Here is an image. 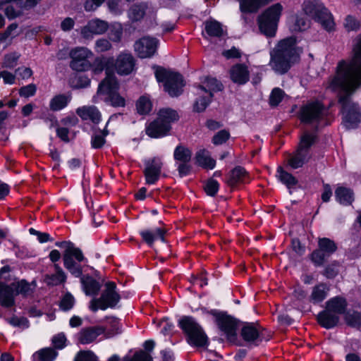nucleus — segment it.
I'll list each match as a JSON object with an SVG mask.
<instances>
[{
    "label": "nucleus",
    "instance_id": "f257e3e1",
    "mask_svg": "<svg viewBox=\"0 0 361 361\" xmlns=\"http://www.w3.org/2000/svg\"><path fill=\"white\" fill-rule=\"evenodd\" d=\"M361 86V35L353 44L351 58L340 61L335 74L330 77L326 88L340 95L338 103L341 106L343 123L346 128L357 127L360 121L361 112L358 105L354 103L350 95Z\"/></svg>",
    "mask_w": 361,
    "mask_h": 361
},
{
    "label": "nucleus",
    "instance_id": "f03ea898",
    "mask_svg": "<svg viewBox=\"0 0 361 361\" xmlns=\"http://www.w3.org/2000/svg\"><path fill=\"white\" fill-rule=\"evenodd\" d=\"M300 53L295 38L283 39L271 50L269 66L275 73L283 75L299 60Z\"/></svg>",
    "mask_w": 361,
    "mask_h": 361
},
{
    "label": "nucleus",
    "instance_id": "7ed1b4c3",
    "mask_svg": "<svg viewBox=\"0 0 361 361\" xmlns=\"http://www.w3.org/2000/svg\"><path fill=\"white\" fill-rule=\"evenodd\" d=\"M155 76L157 81L163 84L164 91L170 97H176L183 93L185 82L179 73L158 67L155 71Z\"/></svg>",
    "mask_w": 361,
    "mask_h": 361
},
{
    "label": "nucleus",
    "instance_id": "20e7f679",
    "mask_svg": "<svg viewBox=\"0 0 361 361\" xmlns=\"http://www.w3.org/2000/svg\"><path fill=\"white\" fill-rule=\"evenodd\" d=\"M302 9L304 13L319 23L326 30H331L334 26L332 15L319 0H305Z\"/></svg>",
    "mask_w": 361,
    "mask_h": 361
},
{
    "label": "nucleus",
    "instance_id": "39448f33",
    "mask_svg": "<svg viewBox=\"0 0 361 361\" xmlns=\"http://www.w3.org/2000/svg\"><path fill=\"white\" fill-rule=\"evenodd\" d=\"M56 245L65 248L63 255L65 268L76 277L80 276L82 269L79 263L85 260L81 250L75 247L71 242L56 243Z\"/></svg>",
    "mask_w": 361,
    "mask_h": 361
},
{
    "label": "nucleus",
    "instance_id": "423d86ee",
    "mask_svg": "<svg viewBox=\"0 0 361 361\" xmlns=\"http://www.w3.org/2000/svg\"><path fill=\"white\" fill-rule=\"evenodd\" d=\"M282 11V5L276 3L267 8L258 17L259 30L266 36H274Z\"/></svg>",
    "mask_w": 361,
    "mask_h": 361
},
{
    "label": "nucleus",
    "instance_id": "0eeeda50",
    "mask_svg": "<svg viewBox=\"0 0 361 361\" xmlns=\"http://www.w3.org/2000/svg\"><path fill=\"white\" fill-rule=\"evenodd\" d=\"M179 325L188 336L189 344L196 347H207L208 338L202 328L191 317H184Z\"/></svg>",
    "mask_w": 361,
    "mask_h": 361
},
{
    "label": "nucleus",
    "instance_id": "6e6552de",
    "mask_svg": "<svg viewBox=\"0 0 361 361\" xmlns=\"http://www.w3.org/2000/svg\"><path fill=\"white\" fill-rule=\"evenodd\" d=\"M119 85L115 75H108L99 85L97 95H106V101L113 106H125L126 100L118 93Z\"/></svg>",
    "mask_w": 361,
    "mask_h": 361
},
{
    "label": "nucleus",
    "instance_id": "1a4fd4ad",
    "mask_svg": "<svg viewBox=\"0 0 361 361\" xmlns=\"http://www.w3.org/2000/svg\"><path fill=\"white\" fill-rule=\"evenodd\" d=\"M329 109L319 101H311L303 105L300 110L302 122L308 124H318L328 114Z\"/></svg>",
    "mask_w": 361,
    "mask_h": 361
},
{
    "label": "nucleus",
    "instance_id": "9d476101",
    "mask_svg": "<svg viewBox=\"0 0 361 361\" xmlns=\"http://www.w3.org/2000/svg\"><path fill=\"white\" fill-rule=\"evenodd\" d=\"M315 138L314 135L307 132L301 136L295 154L288 160V164L293 169L302 167L310 159V149L315 142Z\"/></svg>",
    "mask_w": 361,
    "mask_h": 361
},
{
    "label": "nucleus",
    "instance_id": "9b49d317",
    "mask_svg": "<svg viewBox=\"0 0 361 361\" xmlns=\"http://www.w3.org/2000/svg\"><path fill=\"white\" fill-rule=\"evenodd\" d=\"M92 52L86 47H76L70 51L71 58V67L76 71H85L90 68L91 64L88 59L92 57Z\"/></svg>",
    "mask_w": 361,
    "mask_h": 361
},
{
    "label": "nucleus",
    "instance_id": "f8f14e48",
    "mask_svg": "<svg viewBox=\"0 0 361 361\" xmlns=\"http://www.w3.org/2000/svg\"><path fill=\"white\" fill-rule=\"evenodd\" d=\"M210 314L215 317V322L219 328L224 331L228 340L233 341L236 336V321L229 315L223 312L212 310Z\"/></svg>",
    "mask_w": 361,
    "mask_h": 361
},
{
    "label": "nucleus",
    "instance_id": "ddd939ff",
    "mask_svg": "<svg viewBox=\"0 0 361 361\" xmlns=\"http://www.w3.org/2000/svg\"><path fill=\"white\" fill-rule=\"evenodd\" d=\"M108 28L109 24L106 21L94 18L80 28V35L85 39H92L94 35L105 33Z\"/></svg>",
    "mask_w": 361,
    "mask_h": 361
},
{
    "label": "nucleus",
    "instance_id": "4468645a",
    "mask_svg": "<svg viewBox=\"0 0 361 361\" xmlns=\"http://www.w3.org/2000/svg\"><path fill=\"white\" fill-rule=\"evenodd\" d=\"M128 17L131 23L141 21L145 16L154 18L156 12L146 2L133 4L128 10Z\"/></svg>",
    "mask_w": 361,
    "mask_h": 361
},
{
    "label": "nucleus",
    "instance_id": "2eb2a0df",
    "mask_svg": "<svg viewBox=\"0 0 361 361\" xmlns=\"http://www.w3.org/2000/svg\"><path fill=\"white\" fill-rule=\"evenodd\" d=\"M135 60L133 56L128 52H122L114 59L113 65L117 73L121 75H129L134 70Z\"/></svg>",
    "mask_w": 361,
    "mask_h": 361
},
{
    "label": "nucleus",
    "instance_id": "dca6fc26",
    "mask_svg": "<svg viewBox=\"0 0 361 361\" xmlns=\"http://www.w3.org/2000/svg\"><path fill=\"white\" fill-rule=\"evenodd\" d=\"M157 44L158 41L155 38L144 37L135 42L134 47L138 56L145 59L154 54Z\"/></svg>",
    "mask_w": 361,
    "mask_h": 361
},
{
    "label": "nucleus",
    "instance_id": "f3484780",
    "mask_svg": "<svg viewBox=\"0 0 361 361\" xmlns=\"http://www.w3.org/2000/svg\"><path fill=\"white\" fill-rule=\"evenodd\" d=\"M116 283L114 282H107L106 289L103 291L98 301L102 302L101 310H106L108 307H114L119 302L121 297L116 291Z\"/></svg>",
    "mask_w": 361,
    "mask_h": 361
},
{
    "label": "nucleus",
    "instance_id": "a211bd4d",
    "mask_svg": "<svg viewBox=\"0 0 361 361\" xmlns=\"http://www.w3.org/2000/svg\"><path fill=\"white\" fill-rule=\"evenodd\" d=\"M162 165L163 163L159 157H154L145 162L144 173L147 184H154L158 180Z\"/></svg>",
    "mask_w": 361,
    "mask_h": 361
},
{
    "label": "nucleus",
    "instance_id": "6ab92c4d",
    "mask_svg": "<svg viewBox=\"0 0 361 361\" xmlns=\"http://www.w3.org/2000/svg\"><path fill=\"white\" fill-rule=\"evenodd\" d=\"M241 336L245 341L258 345L264 338L263 329L258 325L247 323L241 329Z\"/></svg>",
    "mask_w": 361,
    "mask_h": 361
},
{
    "label": "nucleus",
    "instance_id": "aec40b11",
    "mask_svg": "<svg viewBox=\"0 0 361 361\" xmlns=\"http://www.w3.org/2000/svg\"><path fill=\"white\" fill-rule=\"evenodd\" d=\"M105 331L106 329L100 326L83 328L78 334V340L82 344H88L94 341Z\"/></svg>",
    "mask_w": 361,
    "mask_h": 361
},
{
    "label": "nucleus",
    "instance_id": "412c9836",
    "mask_svg": "<svg viewBox=\"0 0 361 361\" xmlns=\"http://www.w3.org/2000/svg\"><path fill=\"white\" fill-rule=\"evenodd\" d=\"M229 73L231 80L238 85H244L250 79V71L245 64L237 63L233 66Z\"/></svg>",
    "mask_w": 361,
    "mask_h": 361
},
{
    "label": "nucleus",
    "instance_id": "4be33fe9",
    "mask_svg": "<svg viewBox=\"0 0 361 361\" xmlns=\"http://www.w3.org/2000/svg\"><path fill=\"white\" fill-rule=\"evenodd\" d=\"M171 128V126L165 124L159 118H157L148 125L146 133L151 137L157 138L166 135Z\"/></svg>",
    "mask_w": 361,
    "mask_h": 361
},
{
    "label": "nucleus",
    "instance_id": "5701e85b",
    "mask_svg": "<svg viewBox=\"0 0 361 361\" xmlns=\"http://www.w3.org/2000/svg\"><path fill=\"white\" fill-rule=\"evenodd\" d=\"M76 113L82 120H90L94 123H98L101 120V114L94 106H84L78 108Z\"/></svg>",
    "mask_w": 361,
    "mask_h": 361
},
{
    "label": "nucleus",
    "instance_id": "b1692460",
    "mask_svg": "<svg viewBox=\"0 0 361 361\" xmlns=\"http://www.w3.org/2000/svg\"><path fill=\"white\" fill-rule=\"evenodd\" d=\"M317 321L322 326L331 329L338 324L339 316L325 309L318 314Z\"/></svg>",
    "mask_w": 361,
    "mask_h": 361
},
{
    "label": "nucleus",
    "instance_id": "393cba45",
    "mask_svg": "<svg viewBox=\"0 0 361 361\" xmlns=\"http://www.w3.org/2000/svg\"><path fill=\"white\" fill-rule=\"evenodd\" d=\"M346 307V300L341 297L333 298L326 302V309L338 316L345 313Z\"/></svg>",
    "mask_w": 361,
    "mask_h": 361
},
{
    "label": "nucleus",
    "instance_id": "a878e982",
    "mask_svg": "<svg viewBox=\"0 0 361 361\" xmlns=\"http://www.w3.org/2000/svg\"><path fill=\"white\" fill-rule=\"evenodd\" d=\"M199 89L208 94L209 98H212L214 92L223 90V85L215 78H207Z\"/></svg>",
    "mask_w": 361,
    "mask_h": 361
},
{
    "label": "nucleus",
    "instance_id": "bb28decb",
    "mask_svg": "<svg viewBox=\"0 0 361 361\" xmlns=\"http://www.w3.org/2000/svg\"><path fill=\"white\" fill-rule=\"evenodd\" d=\"M337 201L344 205H350L354 201L353 191L348 188L338 187L335 190Z\"/></svg>",
    "mask_w": 361,
    "mask_h": 361
},
{
    "label": "nucleus",
    "instance_id": "cd10ccee",
    "mask_svg": "<svg viewBox=\"0 0 361 361\" xmlns=\"http://www.w3.org/2000/svg\"><path fill=\"white\" fill-rule=\"evenodd\" d=\"M56 273L46 274L44 281L49 286H57L66 281V276L62 269L56 264H54Z\"/></svg>",
    "mask_w": 361,
    "mask_h": 361
},
{
    "label": "nucleus",
    "instance_id": "c85d7f7f",
    "mask_svg": "<svg viewBox=\"0 0 361 361\" xmlns=\"http://www.w3.org/2000/svg\"><path fill=\"white\" fill-rule=\"evenodd\" d=\"M81 283L86 295H96L100 290V284L92 277L85 276L81 278Z\"/></svg>",
    "mask_w": 361,
    "mask_h": 361
},
{
    "label": "nucleus",
    "instance_id": "c756f323",
    "mask_svg": "<svg viewBox=\"0 0 361 361\" xmlns=\"http://www.w3.org/2000/svg\"><path fill=\"white\" fill-rule=\"evenodd\" d=\"M13 285L16 295L21 294L25 297L31 295L36 288L35 281H32L31 283H29L25 280H22L18 283H13Z\"/></svg>",
    "mask_w": 361,
    "mask_h": 361
},
{
    "label": "nucleus",
    "instance_id": "7c9ffc66",
    "mask_svg": "<svg viewBox=\"0 0 361 361\" xmlns=\"http://www.w3.org/2000/svg\"><path fill=\"white\" fill-rule=\"evenodd\" d=\"M166 231L162 228H157L154 231L150 230H144L140 232V235L144 241L152 246L155 240L161 239L164 241V234Z\"/></svg>",
    "mask_w": 361,
    "mask_h": 361
},
{
    "label": "nucleus",
    "instance_id": "2f4dec72",
    "mask_svg": "<svg viewBox=\"0 0 361 361\" xmlns=\"http://www.w3.org/2000/svg\"><path fill=\"white\" fill-rule=\"evenodd\" d=\"M196 160L200 166L205 169H212L216 165V161L210 157L209 152L206 149H201L197 152Z\"/></svg>",
    "mask_w": 361,
    "mask_h": 361
},
{
    "label": "nucleus",
    "instance_id": "473e14b6",
    "mask_svg": "<svg viewBox=\"0 0 361 361\" xmlns=\"http://www.w3.org/2000/svg\"><path fill=\"white\" fill-rule=\"evenodd\" d=\"M247 175V173L244 168L236 166L231 171L227 183L230 186H234L238 183L243 182Z\"/></svg>",
    "mask_w": 361,
    "mask_h": 361
},
{
    "label": "nucleus",
    "instance_id": "72a5a7b5",
    "mask_svg": "<svg viewBox=\"0 0 361 361\" xmlns=\"http://www.w3.org/2000/svg\"><path fill=\"white\" fill-rule=\"evenodd\" d=\"M329 288L324 283H319L313 288L310 300L314 303L323 301L327 296Z\"/></svg>",
    "mask_w": 361,
    "mask_h": 361
},
{
    "label": "nucleus",
    "instance_id": "f704fd0d",
    "mask_svg": "<svg viewBox=\"0 0 361 361\" xmlns=\"http://www.w3.org/2000/svg\"><path fill=\"white\" fill-rule=\"evenodd\" d=\"M114 63V58H104V59H95L93 64V72L95 74H99L103 71V70L106 69V77L108 75H114L113 74H110L109 73V68L111 65Z\"/></svg>",
    "mask_w": 361,
    "mask_h": 361
},
{
    "label": "nucleus",
    "instance_id": "c9c22d12",
    "mask_svg": "<svg viewBox=\"0 0 361 361\" xmlns=\"http://www.w3.org/2000/svg\"><path fill=\"white\" fill-rule=\"evenodd\" d=\"M159 118L165 124H169L178 120L179 116L177 111L170 108H163L157 114Z\"/></svg>",
    "mask_w": 361,
    "mask_h": 361
},
{
    "label": "nucleus",
    "instance_id": "e433bc0d",
    "mask_svg": "<svg viewBox=\"0 0 361 361\" xmlns=\"http://www.w3.org/2000/svg\"><path fill=\"white\" fill-rule=\"evenodd\" d=\"M58 353L51 348H42L33 354V359L38 361H54Z\"/></svg>",
    "mask_w": 361,
    "mask_h": 361
},
{
    "label": "nucleus",
    "instance_id": "4c0bfd02",
    "mask_svg": "<svg viewBox=\"0 0 361 361\" xmlns=\"http://www.w3.org/2000/svg\"><path fill=\"white\" fill-rule=\"evenodd\" d=\"M71 100V96L58 94L54 97L49 103V109L53 111H59L66 107Z\"/></svg>",
    "mask_w": 361,
    "mask_h": 361
},
{
    "label": "nucleus",
    "instance_id": "58836bf2",
    "mask_svg": "<svg viewBox=\"0 0 361 361\" xmlns=\"http://www.w3.org/2000/svg\"><path fill=\"white\" fill-rule=\"evenodd\" d=\"M205 31L210 37H220L224 35L221 24L214 20L205 22Z\"/></svg>",
    "mask_w": 361,
    "mask_h": 361
},
{
    "label": "nucleus",
    "instance_id": "ea45409f",
    "mask_svg": "<svg viewBox=\"0 0 361 361\" xmlns=\"http://www.w3.org/2000/svg\"><path fill=\"white\" fill-rule=\"evenodd\" d=\"M346 324L353 328L361 327V312L349 310L345 314Z\"/></svg>",
    "mask_w": 361,
    "mask_h": 361
},
{
    "label": "nucleus",
    "instance_id": "a19ab883",
    "mask_svg": "<svg viewBox=\"0 0 361 361\" xmlns=\"http://www.w3.org/2000/svg\"><path fill=\"white\" fill-rule=\"evenodd\" d=\"M318 246L328 257L335 252L337 249L334 241L327 238H320L318 242Z\"/></svg>",
    "mask_w": 361,
    "mask_h": 361
},
{
    "label": "nucleus",
    "instance_id": "79ce46f5",
    "mask_svg": "<svg viewBox=\"0 0 361 361\" xmlns=\"http://www.w3.org/2000/svg\"><path fill=\"white\" fill-rule=\"evenodd\" d=\"M262 7L259 0H240V9L243 13H253Z\"/></svg>",
    "mask_w": 361,
    "mask_h": 361
},
{
    "label": "nucleus",
    "instance_id": "37998d69",
    "mask_svg": "<svg viewBox=\"0 0 361 361\" xmlns=\"http://www.w3.org/2000/svg\"><path fill=\"white\" fill-rule=\"evenodd\" d=\"M137 111L140 114L144 115L149 114L152 108V104L150 99L146 96H142L136 103Z\"/></svg>",
    "mask_w": 361,
    "mask_h": 361
},
{
    "label": "nucleus",
    "instance_id": "c03bdc74",
    "mask_svg": "<svg viewBox=\"0 0 361 361\" xmlns=\"http://www.w3.org/2000/svg\"><path fill=\"white\" fill-rule=\"evenodd\" d=\"M192 152L183 146H178L174 151V159L180 162H189L191 159Z\"/></svg>",
    "mask_w": 361,
    "mask_h": 361
},
{
    "label": "nucleus",
    "instance_id": "a18cd8bd",
    "mask_svg": "<svg viewBox=\"0 0 361 361\" xmlns=\"http://www.w3.org/2000/svg\"><path fill=\"white\" fill-rule=\"evenodd\" d=\"M279 178L288 188L295 185L298 183L297 179L290 173L283 171L282 168L278 169Z\"/></svg>",
    "mask_w": 361,
    "mask_h": 361
},
{
    "label": "nucleus",
    "instance_id": "49530a36",
    "mask_svg": "<svg viewBox=\"0 0 361 361\" xmlns=\"http://www.w3.org/2000/svg\"><path fill=\"white\" fill-rule=\"evenodd\" d=\"M20 56V54H18L17 52H12V53L6 54L4 56V59L1 63L2 68H14L17 65L18 61Z\"/></svg>",
    "mask_w": 361,
    "mask_h": 361
},
{
    "label": "nucleus",
    "instance_id": "de8ad7c7",
    "mask_svg": "<svg viewBox=\"0 0 361 361\" xmlns=\"http://www.w3.org/2000/svg\"><path fill=\"white\" fill-rule=\"evenodd\" d=\"M285 95L284 92L279 88H274L269 96V104L272 106H276L281 102Z\"/></svg>",
    "mask_w": 361,
    "mask_h": 361
},
{
    "label": "nucleus",
    "instance_id": "09e8293b",
    "mask_svg": "<svg viewBox=\"0 0 361 361\" xmlns=\"http://www.w3.org/2000/svg\"><path fill=\"white\" fill-rule=\"evenodd\" d=\"M344 27L348 31H357L360 27V23L355 17L348 16L345 19Z\"/></svg>",
    "mask_w": 361,
    "mask_h": 361
},
{
    "label": "nucleus",
    "instance_id": "8fccbe9b",
    "mask_svg": "<svg viewBox=\"0 0 361 361\" xmlns=\"http://www.w3.org/2000/svg\"><path fill=\"white\" fill-rule=\"evenodd\" d=\"M122 0H108L107 6L111 13L114 16H120L123 12L121 3Z\"/></svg>",
    "mask_w": 361,
    "mask_h": 361
},
{
    "label": "nucleus",
    "instance_id": "3c124183",
    "mask_svg": "<svg viewBox=\"0 0 361 361\" xmlns=\"http://www.w3.org/2000/svg\"><path fill=\"white\" fill-rule=\"evenodd\" d=\"M327 257L320 248H318L311 254V260L316 266H322Z\"/></svg>",
    "mask_w": 361,
    "mask_h": 361
},
{
    "label": "nucleus",
    "instance_id": "603ef678",
    "mask_svg": "<svg viewBox=\"0 0 361 361\" xmlns=\"http://www.w3.org/2000/svg\"><path fill=\"white\" fill-rule=\"evenodd\" d=\"M75 302L73 296L68 293L65 294L60 301V308L63 311H68L71 310Z\"/></svg>",
    "mask_w": 361,
    "mask_h": 361
},
{
    "label": "nucleus",
    "instance_id": "864d4df0",
    "mask_svg": "<svg viewBox=\"0 0 361 361\" xmlns=\"http://www.w3.org/2000/svg\"><path fill=\"white\" fill-rule=\"evenodd\" d=\"M309 27V23L304 17L296 16L295 23L292 26V30L294 32H299L305 30Z\"/></svg>",
    "mask_w": 361,
    "mask_h": 361
},
{
    "label": "nucleus",
    "instance_id": "5fc2aeb1",
    "mask_svg": "<svg viewBox=\"0 0 361 361\" xmlns=\"http://www.w3.org/2000/svg\"><path fill=\"white\" fill-rule=\"evenodd\" d=\"M212 98L209 95H201L200 98L197 99L194 104V110L197 112H202L205 110Z\"/></svg>",
    "mask_w": 361,
    "mask_h": 361
},
{
    "label": "nucleus",
    "instance_id": "6e6d98bb",
    "mask_svg": "<svg viewBox=\"0 0 361 361\" xmlns=\"http://www.w3.org/2000/svg\"><path fill=\"white\" fill-rule=\"evenodd\" d=\"M111 44L107 39L101 38L95 42L94 49L97 53L109 51L111 49Z\"/></svg>",
    "mask_w": 361,
    "mask_h": 361
},
{
    "label": "nucleus",
    "instance_id": "4d7b16f0",
    "mask_svg": "<svg viewBox=\"0 0 361 361\" xmlns=\"http://www.w3.org/2000/svg\"><path fill=\"white\" fill-rule=\"evenodd\" d=\"M123 361H152V357L143 350L135 353L132 357H126Z\"/></svg>",
    "mask_w": 361,
    "mask_h": 361
},
{
    "label": "nucleus",
    "instance_id": "13d9d810",
    "mask_svg": "<svg viewBox=\"0 0 361 361\" xmlns=\"http://www.w3.org/2000/svg\"><path fill=\"white\" fill-rule=\"evenodd\" d=\"M74 361H97L96 355L90 350H81L75 357Z\"/></svg>",
    "mask_w": 361,
    "mask_h": 361
},
{
    "label": "nucleus",
    "instance_id": "bf43d9fd",
    "mask_svg": "<svg viewBox=\"0 0 361 361\" xmlns=\"http://www.w3.org/2000/svg\"><path fill=\"white\" fill-rule=\"evenodd\" d=\"M230 137V133L226 130L219 131L212 138V142L215 145H222Z\"/></svg>",
    "mask_w": 361,
    "mask_h": 361
},
{
    "label": "nucleus",
    "instance_id": "052dcab7",
    "mask_svg": "<svg viewBox=\"0 0 361 361\" xmlns=\"http://www.w3.org/2000/svg\"><path fill=\"white\" fill-rule=\"evenodd\" d=\"M219 190V183L216 180L210 179L205 185L204 190L208 195L214 196Z\"/></svg>",
    "mask_w": 361,
    "mask_h": 361
},
{
    "label": "nucleus",
    "instance_id": "680f3d73",
    "mask_svg": "<svg viewBox=\"0 0 361 361\" xmlns=\"http://www.w3.org/2000/svg\"><path fill=\"white\" fill-rule=\"evenodd\" d=\"M36 90V85L35 84H30L26 86L22 87L19 90V94L20 97L27 98L35 95Z\"/></svg>",
    "mask_w": 361,
    "mask_h": 361
},
{
    "label": "nucleus",
    "instance_id": "e2e57ef3",
    "mask_svg": "<svg viewBox=\"0 0 361 361\" xmlns=\"http://www.w3.org/2000/svg\"><path fill=\"white\" fill-rule=\"evenodd\" d=\"M105 0H86L84 4L85 10L87 12L95 11Z\"/></svg>",
    "mask_w": 361,
    "mask_h": 361
},
{
    "label": "nucleus",
    "instance_id": "0e129e2a",
    "mask_svg": "<svg viewBox=\"0 0 361 361\" xmlns=\"http://www.w3.org/2000/svg\"><path fill=\"white\" fill-rule=\"evenodd\" d=\"M66 338L63 334H59L52 338V343L56 348L62 349L66 345Z\"/></svg>",
    "mask_w": 361,
    "mask_h": 361
},
{
    "label": "nucleus",
    "instance_id": "69168bd1",
    "mask_svg": "<svg viewBox=\"0 0 361 361\" xmlns=\"http://www.w3.org/2000/svg\"><path fill=\"white\" fill-rule=\"evenodd\" d=\"M222 54L228 59H238L240 58L242 55L240 51L235 47H233L231 49L224 51Z\"/></svg>",
    "mask_w": 361,
    "mask_h": 361
},
{
    "label": "nucleus",
    "instance_id": "338daca9",
    "mask_svg": "<svg viewBox=\"0 0 361 361\" xmlns=\"http://www.w3.org/2000/svg\"><path fill=\"white\" fill-rule=\"evenodd\" d=\"M5 14L9 19H13L21 16L22 11L13 6H8L5 8Z\"/></svg>",
    "mask_w": 361,
    "mask_h": 361
},
{
    "label": "nucleus",
    "instance_id": "774afa93",
    "mask_svg": "<svg viewBox=\"0 0 361 361\" xmlns=\"http://www.w3.org/2000/svg\"><path fill=\"white\" fill-rule=\"evenodd\" d=\"M123 35V28L121 25L119 24L118 27H114L111 31V36L113 41L118 42L120 41Z\"/></svg>",
    "mask_w": 361,
    "mask_h": 361
}]
</instances>
